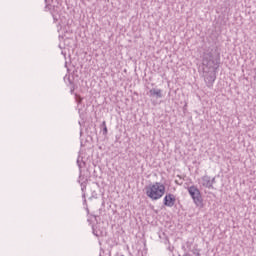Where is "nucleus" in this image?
<instances>
[{
  "mask_svg": "<svg viewBox=\"0 0 256 256\" xmlns=\"http://www.w3.org/2000/svg\"><path fill=\"white\" fill-rule=\"evenodd\" d=\"M82 191H85V187H82Z\"/></svg>",
  "mask_w": 256,
  "mask_h": 256,
  "instance_id": "obj_13",
  "label": "nucleus"
},
{
  "mask_svg": "<svg viewBox=\"0 0 256 256\" xmlns=\"http://www.w3.org/2000/svg\"><path fill=\"white\" fill-rule=\"evenodd\" d=\"M44 11H50L54 23H57V21H59V15L57 14V8H55V6L52 7L51 5H46Z\"/></svg>",
  "mask_w": 256,
  "mask_h": 256,
  "instance_id": "obj_7",
  "label": "nucleus"
},
{
  "mask_svg": "<svg viewBox=\"0 0 256 256\" xmlns=\"http://www.w3.org/2000/svg\"><path fill=\"white\" fill-rule=\"evenodd\" d=\"M176 201H177V198L175 197V195L169 193V194L165 195V197L163 199V205L165 207H174Z\"/></svg>",
  "mask_w": 256,
  "mask_h": 256,
  "instance_id": "obj_5",
  "label": "nucleus"
},
{
  "mask_svg": "<svg viewBox=\"0 0 256 256\" xmlns=\"http://www.w3.org/2000/svg\"><path fill=\"white\" fill-rule=\"evenodd\" d=\"M213 185H215V177L210 178V186L213 187Z\"/></svg>",
  "mask_w": 256,
  "mask_h": 256,
  "instance_id": "obj_10",
  "label": "nucleus"
},
{
  "mask_svg": "<svg viewBox=\"0 0 256 256\" xmlns=\"http://www.w3.org/2000/svg\"><path fill=\"white\" fill-rule=\"evenodd\" d=\"M93 234L96 235V237H99V233H97V231H95V228H93Z\"/></svg>",
  "mask_w": 256,
  "mask_h": 256,
  "instance_id": "obj_11",
  "label": "nucleus"
},
{
  "mask_svg": "<svg viewBox=\"0 0 256 256\" xmlns=\"http://www.w3.org/2000/svg\"><path fill=\"white\" fill-rule=\"evenodd\" d=\"M77 163H78V167H81V164H79V160H77Z\"/></svg>",
  "mask_w": 256,
  "mask_h": 256,
  "instance_id": "obj_12",
  "label": "nucleus"
},
{
  "mask_svg": "<svg viewBox=\"0 0 256 256\" xmlns=\"http://www.w3.org/2000/svg\"><path fill=\"white\" fill-rule=\"evenodd\" d=\"M183 256H189V254H184Z\"/></svg>",
  "mask_w": 256,
  "mask_h": 256,
  "instance_id": "obj_14",
  "label": "nucleus"
},
{
  "mask_svg": "<svg viewBox=\"0 0 256 256\" xmlns=\"http://www.w3.org/2000/svg\"><path fill=\"white\" fill-rule=\"evenodd\" d=\"M187 191L192 198L193 203H195L197 207L203 205V197L201 196V191L199 188H197V186L192 185L188 187Z\"/></svg>",
  "mask_w": 256,
  "mask_h": 256,
  "instance_id": "obj_3",
  "label": "nucleus"
},
{
  "mask_svg": "<svg viewBox=\"0 0 256 256\" xmlns=\"http://www.w3.org/2000/svg\"><path fill=\"white\" fill-rule=\"evenodd\" d=\"M149 97H156V99H162L163 98V90L158 88H152L148 92Z\"/></svg>",
  "mask_w": 256,
  "mask_h": 256,
  "instance_id": "obj_8",
  "label": "nucleus"
},
{
  "mask_svg": "<svg viewBox=\"0 0 256 256\" xmlns=\"http://www.w3.org/2000/svg\"><path fill=\"white\" fill-rule=\"evenodd\" d=\"M145 193L151 201H159L165 195V185L155 182L145 187Z\"/></svg>",
  "mask_w": 256,
  "mask_h": 256,
  "instance_id": "obj_1",
  "label": "nucleus"
},
{
  "mask_svg": "<svg viewBox=\"0 0 256 256\" xmlns=\"http://www.w3.org/2000/svg\"><path fill=\"white\" fill-rule=\"evenodd\" d=\"M198 183L206 189H215V187L211 186V176L209 175L202 176L200 179H198Z\"/></svg>",
  "mask_w": 256,
  "mask_h": 256,
  "instance_id": "obj_6",
  "label": "nucleus"
},
{
  "mask_svg": "<svg viewBox=\"0 0 256 256\" xmlns=\"http://www.w3.org/2000/svg\"><path fill=\"white\" fill-rule=\"evenodd\" d=\"M203 75H204V81L207 87L209 88L213 87V84L217 79V70H208V71L203 70Z\"/></svg>",
  "mask_w": 256,
  "mask_h": 256,
  "instance_id": "obj_4",
  "label": "nucleus"
},
{
  "mask_svg": "<svg viewBox=\"0 0 256 256\" xmlns=\"http://www.w3.org/2000/svg\"><path fill=\"white\" fill-rule=\"evenodd\" d=\"M203 71H217L219 69V59L213 56V53L206 52L202 58Z\"/></svg>",
  "mask_w": 256,
  "mask_h": 256,
  "instance_id": "obj_2",
  "label": "nucleus"
},
{
  "mask_svg": "<svg viewBox=\"0 0 256 256\" xmlns=\"http://www.w3.org/2000/svg\"><path fill=\"white\" fill-rule=\"evenodd\" d=\"M102 127H103V135H107L108 130H107V123L105 121L102 122Z\"/></svg>",
  "mask_w": 256,
  "mask_h": 256,
  "instance_id": "obj_9",
  "label": "nucleus"
}]
</instances>
